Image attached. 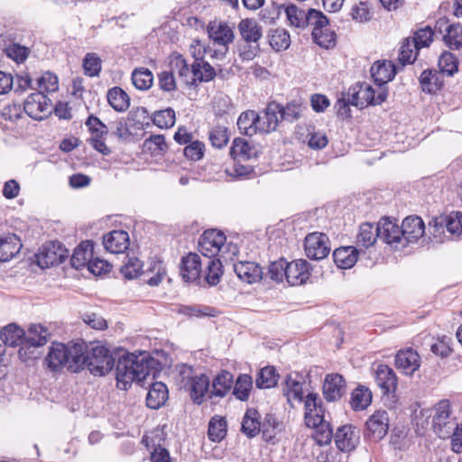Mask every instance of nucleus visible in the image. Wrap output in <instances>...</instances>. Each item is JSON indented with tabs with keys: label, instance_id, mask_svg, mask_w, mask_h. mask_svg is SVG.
Returning a JSON list of instances; mask_svg holds the SVG:
<instances>
[{
	"label": "nucleus",
	"instance_id": "obj_43",
	"mask_svg": "<svg viewBox=\"0 0 462 462\" xmlns=\"http://www.w3.org/2000/svg\"><path fill=\"white\" fill-rule=\"evenodd\" d=\"M194 85L197 81L208 82L216 77L215 69L204 60L194 61Z\"/></svg>",
	"mask_w": 462,
	"mask_h": 462
},
{
	"label": "nucleus",
	"instance_id": "obj_22",
	"mask_svg": "<svg viewBox=\"0 0 462 462\" xmlns=\"http://www.w3.org/2000/svg\"><path fill=\"white\" fill-rule=\"evenodd\" d=\"M180 273L185 282H195L201 273V262L199 254L189 253L183 256L180 265Z\"/></svg>",
	"mask_w": 462,
	"mask_h": 462
},
{
	"label": "nucleus",
	"instance_id": "obj_29",
	"mask_svg": "<svg viewBox=\"0 0 462 462\" xmlns=\"http://www.w3.org/2000/svg\"><path fill=\"white\" fill-rule=\"evenodd\" d=\"M238 31L247 44H259L263 36L262 26L254 19H243L238 23Z\"/></svg>",
	"mask_w": 462,
	"mask_h": 462
},
{
	"label": "nucleus",
	"instance_id": "obj_45",
	"mask_svg": "<svg viewBox=\"0 0 462 462\" xmlns=\"http://www.w3.org/2000/svg\"><path fill=\"white\" fill-rule=\"evenodd\" d=\"M269 42L276 51H284L290 47L291 36L286 30L277 28L271 32Z\"/></svg>",
	"mask_w": 462,
	"mask_h": 462
},
{
	"label": "nucleus",
	"instance_id": "obj_12",
	"mask_svg": "<svg viewBox=\"0 0 462 462\" xmlns=\"http://www.w3.org/2000/svg\"><path fill=\"white\" fill-rule=\"evenodd\" d=\"M226 237L219 230H207L200 236L199 241V250L207 258H213L221 250L225 245Z\"/></svg>",
	"mask_w": 462,
	"mask_h": 462
},
{
	"label": "nucleus",
	"instance_id": "obj_2",
	"mask_svg": "<svg viewBox=\"0 0 462 462\" xmlns=\"http://www.w3.org/2000/svg\"><path fill=\"white\" fill-rule=\"evenodd\" d=\"M83 349V342L64 345L53 343L49 349L45 362L51 370L57 371L68 366L71 371H78L80 368V355Z\"/></svg>",
	"mask_w": 462,
	"mask_h": 462
},
{
	"label": "nucleus",
	"instance_id": "obj_3",
	"mask_svg": "<svg viewBox=\"0 0 462 462\" xmlns=\"http://www.w3.org/2000/svg\"><path fill=\"white\" fill-rule=\"evenodd\" d=\"M80 368L87 365L94 375L102 376L108 374L115 365V358L110 350L99 342L86 346L83 342V349L80 355Z\"/></svg>",
	"mask_w": 462,
	"mask_h": 462
},
{
	"label": "nucleus",
	"instance_id": "obj_24",
	"mask_svg": "<svg viewBox=\"0 0 462 462\" xmlns=\"http://www.w3.org/2000/svg\"><path fill=\"white\" fill-rule=\"evenodd\" d=\"M103 245L112 254H122L129 247L128 233L123 230L111 231L104 236Z\"/></svg>",
	"mask_w": 462,
	"mask_h": 462
},
{
	"label": "nucleus",
	"instance_id": "obj_6",
	"mask_svg": "<svg viewBox=\"0 0 462 462\" xmlns=\"http://www.w3.org/2000/svg\"><path fill=\"white\" fill-rule=\"evenodd\" d=\"M431 428L440 439H448L454 426L457 423L452 415V407L448 400H441L430 409Z\"/></svg>",
	"mask_w": 462,
	"mask_h": 462
},
{
	"label": "nucleus",
	"instance_id": "obj_20",
	"mask_svg": "<svg viewBox=\"0 0 462 462\" xmlns=\"http://www.w3.org/2000/svg\"><path fill=\"white\" fill-rule=\"evenodd\" d=\"M281 118V105L271 102L267 105L262 116H259V132L270 133L275 131Z\"/></svg>",
	"mask_w": 462,
	"mask_h": 462
},
{
	"label": "nucleus",
	"instance_id": "obj_27",
	"mask_svg": "<svg viewBox=\"0 0 462 462\" xmlns=\"http://www.w3.org/2000/svg\"><path fill=\"white\" fill-rule=\"evenodd\" d=\"M93 258V243L91 241L81 242L73 252L70 258L71 266L77 270H80L85 266H88L89 262Z\"/></svg>",
	"mask_w": 462,
	"mask_h": 462
},
{
	"label": "nucleus",
	"instance_id": "obj_54",
	"mask_svg": "<svg viewBox=\"0 0 462 462\" xmlns=\"http://www.w3.org/2000/svg\"><path fill=\"white\" fill-rule=\"evenodd\" d=\"M418 51L410 38L403 40L399 51V60L402 65L413 63L417 59Z\"/></svg>",
	"mask_w": 462,
	"mask_h": 462
},
{
	"label": "nucleus",
	"instance_id": "obj_58",
	"mask_svg": "<svg viewBox=\"0 0 462 462\" xmlns=\"http://www.w3.org/2000/svg\"><path fill=\"white\" fill-rule=\"evenodd\" d=\"M307 426L316 430V439L319 444L326 445L330 443L333 437V430L330 424L326 421L324 418L323 421L320 423L318 422L317 425Z\"/></svg>",
	"mask_w": 462,
	"mask_h": 462
},
{
	"label": "nucleus",
	"instance_id": "obj_35",
	"mask_svg": "<svg viewBox=\"0 0 462 462\" xmlns=\"http://www.w3.org/2000/svg\"><path fill=\"white\" fill-rule=\"evenodd\" d=\"M258 122L259 115L253 110H248L239 116L237 126L242 134L252 136L259 131Z\"/></svg>",
	"mask_w": 462,
	"mask_h": 462
},
{
	"label": "nucleus",
	"instance_id": "obj_41",
	"mask_svg": "<svg viewBox=\"0 0 462 462\" xmlns=\"http://www.w3.org/2000/svg\"><path fill=\"white\" fill-rule=\"evenodd\" d=\"M377 237H379L377 225L374 226L370 223H364L359 227L356 242L359 245L367 248L375 243Z\"/></svg>",
	"mask_w": 462,
	"mask_h": 462
},
{
	"label": "nucleus",
	"instance_id": "obj_15",
	"mask_svg": "<svg viewBox=\"0 0 462 462\" xmlns=\"http://www.w3.org/2000/svg\"><path fill=\"white\" fill-rule=\"evenodd\" d=\"M373 374L376 385L381 389L383 394L395 393L398 379L391 367L387 365L378 364L373 367Z\"/></svg>",
	"mask_w": 462,
	"mask_h": 462
},
{
	"label": "nucleus",
	"instance_id": "obj_39",
	"mask_svg": "<svg viewBox=\"0 0 462 462\" xmlns=\"http://www.w3.org/2000/svg\"><path fill=\"white\" fill-rule=\"evenodd\" d=\"M1 340L10 346H15L24 340V331L15 324H9L0 332Z\"/></svg>",
	"mask_w": 462,
	"mask_h": 462
},
{
	"label": "nucleus",
	"instance_id": "obj_53",
	"mask_svg": "<svg viewBox=\"0 0 462 462\" xmlns=\"http://www.w3.org/2000/svg\"><path fill=\"white\" fill-rule=\"evenodd\" d=\"M287 19L292 26L298 28L306 27L307 12L295 5H290L285 9Z\"/></svg>",
	"mask_w": 462,
	"mask_h": 462
},
{
	"label": "nucleus",
	"instance_id": "obj_14",
	"mask_svg": "<svg viewBox=\"0 0 462 462\" xmlns=\"http://www.w3.org/2000/svg\"><path fill=\"white\" fill-rule=\"evenodd\" d=\"M304 249L306 255L313 260L326 258L329 252L328 238L323 233H311L305 237Z\"/></svg>",
	"mask_w": 462,
	"mask_h": 462
},
{
	"label": "nucleus",
	"instance_id": "obj_42",
	"mask_svg": "<svg viewBox=\"0 0 462 462\" xmlns=\"http://www.w3.org/2000/svg\"><path fill=\"white\" fill-rule=\"evenodd\" d=\"M321 406V401L319 400L318 394L316 393H309L306 396L304 402V420L306 425H317V423H320L319 417L316 414V419H312L311 412L319 411V408Z\"/></svg>",
	"mask_w": 462,
	"mask_h": 462
},
{
	"label": "nucleus",
	"instance_id": "obj_31",
	"mask_svg": "<svg viewBox=\"0 0 462 462\" xmlns=\"http://www.w3.org/2000/svg\"><path fill=\"white\" fill-rule=\"evenodd\" d=\"M333 257L337 267L349 269L356 263L358 251L354 246L339 247L334 251Z\"/></svg>",
	"mask_w": 462,
	"mask_h": 462
},
{
	"label": "nucleus",
	"instance_id": "obj_32",
	"mask_svg": "<svg viewBox=\"0 0 462 462\" xmlns=\"http://www.w3.org/2000/svg\"><path fill=\"white\" fill-rule=\"evenodd\" d=\"M167 386L162 382L152 384L146 397L147 406L151 409H158L162 406L168 399Z\"/></svg>",
	"mask_w": 462,
	"mask_h": 462
},
{
	"label": "nucleus",
	"instance_id": "obj_7",
	"mask_svg": "<svg viewBox=\"0 0 462 462\" xmlns=\"http://www.w3.org/2000/svg\"><path fill=\"white\" fill-rule=\"evenodd\" d=\"M387 96V88H377L375 90L370 85L362 83L359 89L351 94L349 102L352 106L363 108L369 105H381L386 100Z\"/></svg>",
	"mask_w": 462,
	"mask_h": 462
},
{
	"label": "nucleus",
	"instance_id": "obj_63",
	"mask_svg": "<svg viewBox=\"0 0 462 462\" xmlns=\"http://www.w3.org/2000/svg\"><path fill=\"white\" fill-rule=\"evenodd\" d=\"M38 92H54L59 88L58 77L49 71L37 79Z\"/></svg>",
	"mask_w": 462,
	"mask_h": 462
},
{
	"label": "nucleus",
	"instance_id": "obj_50",
	"mask_svg": "<svg viewBox=\"0 0 462 462\" xmlns=\"http://www.w3.org/2000/svg\"><path fill=\"white\" fill-rule=\"evenodd\" d=\"M222 275V263L220 260L208 258L206 263V281L210 285H216L219 282Z\"/></svg>",
	"mask_w": 462,
	"mask_h": 462
},
{
	"label": "nucleus",
	"instance_id": "obj_44",
	"mask_svg": "<svg viewBox=\"0 0 462 462\" xmlns=\"http://www.w3.org/2000/svg\"><path fill=\"white\" fill-rule=\"evenodd\" d=\"M132 82L137 89L147 90L153 82L152 73L145 68L135 69L132 73Z\"/></svg>",
	"mask_w": 462,
	"mask_h": 462
},
{
	"label": "nucleus",
	"instance_id": "obj_62",
	"mask_svg": "<svg viewBox=\"0 0 462 462\" xmlns=\"http://www.w3.org/2000/svg\"><path fill=\"white\" fill-rule=\"evenodd\" d=\"M433 30L430 26H426L416 31L414 37L411 41L415 45L416 51H419L421 48L430 46L433 41Z\"/></svg>",
	"mask_w": 462,
	"mask_h": 462
},
{
	"label": "nucleus",
	"instance_id": "obj_33",
	"mask_svg": "<svg viewBox=\"0 0 462 462\" xmlns=\"http://www.w3.org/2000/svg\"><path fill=\"white\" fill-rule=\"evenodd\" d=\"M51 337L48 328L42 324H31L24 332V341L33 346H40L47 343Z\"/></svg>",
	"mask_w": 462,
	"mask_h": 462
},
{
	"label": "nucleus",
	"instance_id": "obj_47",
	"mask_svg": "<svg viewBox=\"0 0 462 462\" xmlns=\"http://www.w3.org/2000/svg\"><path fill=\"white\" fill-rule=\"evenodd\" d=\"M278 382V374L273 366H266L260 370L255 384L258 388H271L276 385Z\"/></svg>",
	"mask_w": 462,
	"mask_h": 462
},
{
	"label": "nucleus",
	"instance_id": "obj_37",
	"mask_svg": "<svg viewBox=\"0 0 462 462\" xmlns=\"http://www.w3.org/2000/svg\"><path fill=\"white\" fill-rule=\"evenodd\" d=\"M259 419L260 415L256 410L248 409L242 421L243 433L249 438L256 436L262 430Z\"/></svg>",
	"mask_w": 462,
	"mask_h": 462
},
{
	"label": "nucleus",
	"instance_id": "obj_55",
	"mask_svg": "<svg viewBox=\"0 0 462 462\" xmlns=\"http://www.w3.org/2000/svg\"><path fill=\"white\" fill-rule=\"evenodd\" d=\"M312 38L318 45L326 49L334 46L336 42V34L329 30L328 25L319 31L316 29V32H312Z\"/></svg>",
	"mask_w": 462,
	"mask_h": 462
},
{
	"label": "nucleus",
	"instance_id": "obj_10",
	"mask_svg": "<svg viewBox=\"0 0 462 462\" xmlns=\"http://www.w3.org/2000/svg\"><path fill=\"white\" fill-rule=\"evenodd\" d=\"M377 232H379V238L395 250L407 246L402 226L400 227L389 218H383L377 223Z\"/></svg>",
	"mask_w": 462,
	"mask_h": 462
},
{
	"label": "nucleus",
	"instance_id": "obj_11",
	"mask_svg": "<svg viewBox=\"0 0 462 462\" xmlns=\"http://www.w3.org/2000/svg\"><path fill=\"white\" fill-rule=\"evenodd\" d=\"M208 32L213 42L219 46L215 51V56L222 59L226 55L227 45L234 40L233 30L225 23L214 21L208 25Z\"/></svg>",
	"mask_w": 462,
	"mask_h": 462
},
{
	"label": "nucleus",
	"instance_id": "obj_46",
	"mask_svg": "<svg viewBox=\"0 0 462 462\" xmlns=\"http://www.w3.org/2000/svg\"><path fill=\"white\" fill-rule=\"evenodd\" d=\"M226 434V422L224 419L215 416L208 424V436L210 440L219 442Z\"/></svg>",
	"mask_w": 462,
	"mask_h": 462
},
{
	"label": "nucleus",
	"instance_id": "obj_18",
	"mask_svg": "<svg viewBox=\"0 0 462 462\" xmlns=\"http://www.w3.org/2000/svg\"><path fill=\"white\" fill-rule=\"evenodd\" d=\"M346 392V381L339 374H328L323 383V395L328 402L338 401Z\"/></svg>",
	"mask_w": 462,
	"mask_h": 462
},
{
	"label": "nucleus",
	"instance_id": "obj_60",
	"mask_svg": "<svg viewBox=\"0 0 462 462\" xmlns=\"http://www.w3.org/2000/svg\"><path fill=\"white\" fill-rule=\"evenodd\" d=\"M308 25L313 27L312 32H316V29L319 31L328 25V19L321 11L310 8L306 19V26Z\"/></svg>",
	"mask_w": 462,
	"mask_h": 462
},
{
	"label": "nucleus",
	"instance_id": "obj_49",
	"mask_svg": "<svg viewBox=\"0 0 462 462\" xmlns=\"http://www.w3.org/2000/svg\"><path fill=\"white\" fill-rule=\"evenodd\" d=\"M444 42L453 50H458L462 46V26L458 23L451 24L446 29Z\"/></svg>",
	"mask_w": 462,
	"mask_h": 462
},
{
	"label": "nucleus",
	"instance_id": "obj_13",
	"mask_svg": "<svg viewBox=\"0 0 462 462\" xmlns=\"http://www.w3.org/2000/svg\"><path fill=\"white\" fill-rule=\"evenodd\" d=\"M24 112L34 120H42L51 113V99L42 92L31 94L24 101Z\"/></svg>",
	"mask_w": 462,
	"mask_h": 462
},
{
	"label": "nucleus",
	"instance_id": "obj_34",
	"mask_svg": "<svg viewBox=\"0 0 462 462\" xmlns=\"http://www.w3.org/2000/svg\"><path fill=\"white\" fill-rule=\"evenodd\" d=\"M256 149L246 140L241 138L235 139L230 149V154L238 162L247 161L256 156Z\"/></svg>",
	"mask_w": 462,
	"mask_h": 462
},
{
	"label": "nucleus",
	"instance_id": "obj_57",
	"mask_svg": "<svg viewBox=\"0 0 462 462\" xmlns=\"http://www.w3.org/2000/svg\"><path fill=\"white\" fill-rule=\"evenodd\" d=\"M102 68V60L97 54L87 53L83 60V69L85 74L89 77L98 76Z\"/></svg>",
	"mask_w": 462,
	"mask_h": 462
},
{
	"label": "nucleus",
	"instance_id": "obj_64",
	"mask_svg": "<svg viewBox=\"0 0 462 462\" xmlns=\"http://www.w3.org/2000/svg\"><path fill=\"white\" fill-rule=\"evenodd\" d=\"M159 88L164 92H171L178 89L180 83L172 71L164 70L158 74Z\"/></svg>",
	"mask_w": 462,
	"mask_h": 462
},
{
	"label": "nucleus",
	"instance_id": "obj_19",
	"mask_svg": "<svg viewBox=\"0 0 462 462\" xmlns=\"http://www.w3.org/2000/svg\"><path fill=\"white\" fill-rule=\"evenodd\" d=\"M395 365L407 375H411L420 366V357L412 348L398 351L395 356Z\"/></svg>",
	"mask_w": 462,
	"mask_h": 462
},
{
	"label": "nucleus",
	"instance_id": "obj_25",
	"mask_svg": "<svg viewBox=\"0 0 462 462\" xmlns=\"http://www.w3.org/2000/svg\"><path fill=\"white\" fill-rule=\"evenodd\" d=\"M234 271L238 278L247 283H254L263 277V270L254 262L239 261L233 265Z\"/></svg>",
	"mask_w": 462,
	"mask_h": 462
},
{
	"label": "nucleus",
	"instance_id": "obj_23",
	"mask_svg": "<svg viewBox=\"0 0 462 462\" xmlns=\"http://www.w3.org/2000/svg\"><path fill=\"white\" fill-rule=\"evenodd\" d=\"M310 276V268L307 261L298 259L288 263L286 281L291 286L304 283Z\"/></svg>",
	"mask_w": 462,
	"mask_h": 462
},
{
	"label": "nucleus",
	"instance_id": "obj_51",
	"mask_svg": "<svg viewBox=\"0 0 462 462\" xmlns=\"http://www.w3.org/2000/svg\"><path fill=\"white\" fill-rule=\"evenodd\" d=\"M252 383L251 376L240 374L236 382L233 394L240 401H246L249 398Z\"/></svg>",
	"mask_w": 462,
	"mask_h": 462
},
{
	"label": "nucleus",
	"instance_id": "obj_4",
	"mask_svg": "<svg viewBox=\"0 0 462 462\" xmlns=\"http://www.w3.org/2000/svg\"><path fill=\"white\" fill-rule=\"evenodd\" d=\"M178 382L182 389L189 393L193 402L201 404L207 393L210 394L209 378L203 374H197L192 366L182 364L178 365Z\"/></svg>",
	"mask_w": 462,
	"mask_h": 462
},
{
	"label": "nucleus",
	"instance_id": "obj_16",
	"mask_svg": "<svg viewBox=\"0 0 462 462\" xmlns=\"http://www.w3.org/2000/svg\"><path fill=\"white\" fill-rule=\"evenodd\" d=\"M170 69L178 76L180 86H194V69L188 64L187 60L180 54H173L170 60Z\"/></svg>",
	"mask_w": 462,
	"mask_h": 462
},
{
	"label": "nucleus",
	"instance_id": "obj_21",
	"mask_svg": "<svg viewBox=\"0 0 462 462\" xmlns=\"http://www.w3.org/2000/svg\"><path fill=\"white\" fill-rule=\"evenodd\" d=\"M370 73L377 88H386L385 84L394 78L396 68L392 61L377 60L372 65Z\"/></svg>",
	"mask_w": 462,
	"mask_h": 462
},
{
	"label": "nucleus",
	"instance_id": "obj_38",
	"mask_svg": "<svg viewBox=\"0 0 462 462\" xmlns=\"http://www.w3.org/2000/svg\"><path fill=\"white\" fill-rule=\"evenodd\" d=\"M107 101L117 112H125L130 106L129 96L119 87H114L108 90Z\"/></svg>",
	"mask_w": 462,
	"mask_h": 462
},
{
	"label": "nucleus",
	"instance_id": "obj_52",
	"mask_svg": "<svg viewBox=\"0 0 462 462\" xmlns=\"http://www.w3.org/2000/svg\"><path fill=\"white\" fill-rule=\"evenodd\" d=\"M304 109L302 104L297 101L288 103L285 106H281V118L288 122L297 121L301 117Z\"/></svg>",
	"mask_w": 462,
	"mask_h": 462
},
{
	"label": "nucleus",
	"instance_id": "obj_17",
	"mask_svg": "<svg viewBox=\"0 0 462 462\" xmlns=\"http://www.w3.org/2000/svg\"><path fill=\"white\" fill-rule=\"evenodd\" d=\"M359 430L351 424L339 427L335 434L336 445L344 452L355 449L359 443Z\"/></svg>",
	"mask_w": 462,
	"mask_h": 462
},
{
	"label": "nucleus",
	"instance_id": "obj_36",
	"mask_svg": "<svg viewBox=\"0 0 462 462\" xmlns=\"http://www.w3.org/2000/svg\"><path fill=\"white\" fill-rule=\"evenodd\" d=\"M233 382L232 374L227 371H222L213 380L210 397H224L231 389Z\"/></svg>",
	"mask_w": 462,
	"mask_h": 462
},
{
	"label": "nucleus",
	"instance_id": "obj_56",
	"mask_svg": "<svg viewBox=\"0 0 462 462\" xmlns=\"http://www.w3.org/2000/svg\"><path fill=\"white\" fill-rule=\"evenodd\" d=\"M209 140L214 147L223 148L229 140L227 128L219 125L213 126L209 132Z\"/></svg>",
	"mask_w": 462,
	"mask_h": 462
},
{
	"label": "nucleus",
	"instance_id": "obj_30",
	"mask_svg": "<svg viewBox=\"0 0 462 462\" xmlns=\"http://www.w3.org/2000/svg\"><path fill=\"white\" fill-rule=\"evenodd\" d=\"M283 393L287 397V402L293 407V402H300L303 399L302 396V383L299 374H289L287 375Z\"/></svg>",
	"mask_w": 462,
	"mask_h": 462
},
{
	"label": "nucleus",
	"instance_id": "obj_1",
	"mask_svg": "<svg viewBox=\"0 0 462 462\" xmlns=\"http://www.w3.org/2000/svg\"><path fill=\"white\" fill-rule=\"evenodd\" d=\"M144 356L138 357L134 354H126L118 358L116 366L117 387L127 390L134 382H142L150 375L151 364Z\"/></svg>",
	"mask_w": 462,
	"mask_h": 462
},
{
	"label": "nucleus",
	"instance_id": "obj_40",
	"mask_svg": "<svg viewBox=\"0 0 462 462\" xmlns=\"http://www.w3.org/2000/svg\"><path fill=\"white\" fill-rule=\"evenodd\" d=\"M372 402V393L365 386H358L351 394L350 405L356 411H363Z\"/></svg>",
	"mask_w": 462,
	"mask_h": 462
},
{
	"label": "nucleus",
	"instance_id": "obj_61",
	"mask_svg": "<svg viewBox=\"0 0 462 462\" xmlns=\"http://www.w3.org/2000/svg\"><path fill=\"white\" fill-rule=\"evenodd\" d=\"M152 121L160 128H170L175 124V112L171 108L157 111L153 114Z\"/></svg>",
	"mask_w": 462,
	"mask_h": 462
},
{
	"label": "nucleus",
	"instance_id": "obj_5",
	"mask_svg": "<svg viewBox=\"0 0 462 462\" xmlns=\"http://www.w3.org/2000/svg\"><path fill=\"white\" fill-rule=\"evenodd\" d=\"M445 230L452 236H459L462 235V212L453 211L448 215L434 217L429 223V231L436 243H443L445 241Z\"/></svg>",
	"mask_w": 462,
	"mask_h": 462
},
{
	"label": "nucleus",
	"instance_id": "obj_28",
	"mask_svg": "<svg viewBox=\"0 0 462 462\" xmlns=\"http://www.w3.org/2000/svg\"><path fill=\"white\" fill-rule=\"evenodd\" d=\"M22 244L20 238L14 234H6L0 236V263L8 262L20 251Z\"/></svg>",
	"mask_w": 462,
	"mask_h": 462
},
{
	"label": "nucleus",
	"instance_id": "obj_26",
	"mask_svg": "<svg viewBox=\"0 0 462 462\" xmlns=\"http://www.w3.org/2000/svg\"><path fill=\"white\" fill-rule=\"evenodd\" d=\"M402 230L407 245L414 243L425 234L423 220L418 216H409L402 223Z\"/></svg>",
	"mask_w": 462,
	"mask_h": 462
},
{
	"label": "nucleus",
	"instance_id": "obj_8",
	"mask_svg": "<svg viewBox=\"0 0 462 462\" xmlns=\"http://www.w3.org/2000/svg\"><path fill=\"white\" fill-rule=\"evenodd\" d=\"M68 249L59 241L47 242L36 255L38 265L44 269L60 264L68 257Z\"/></svg>",
	"mask_w": 462,
	"mask_h": 462
},
{
	"label": "nucleus",
	"instance_id": "obj_48",
	"mask_svg": "<svg viewBox=\"0 0 462 462\" xmlns=\"http://www.w3.org/2000/svg\"><path fill=\"white\" fill-rule=\"evenodd\" d=\"M420 83L424 92L434 93L441 87V82L437 72L424 70L420 76Z\"/></svg>",
	"mask_w": 462,
	"mask_h": 462
},
{
	"label": "nucleus",
	"instance_id": "obj_59",
	"mask_svg": "<svg viewBox=\"0 0 462 462\" xmlns=\"http://www.w3.org/2000/svg\"><path fill=\"white\" fill-rule=\"evenodd\" d=\"M458 61L454 54L445 51L439 59V68L442 73L453 76L457 71Z\"/></svg>",
	"mask_w": 462,
	"mask_h": 462
},
{
	"label": "nucleus",
	"instance_id": "obj_9",
	"mask_svg": "<svg viewBox=\"0 0 462 462\" xmlns=\"http://www.w3.org/2000/svg\"><path fill=\"white\" fill-rule=\"evenodd\" d=\"M389 430V415L385 410L375 411L365 422L364 436L370 441L383 439Z\"/></svg>",
	"mask_w": 462,
	"mask_h": 462
}]
</instances>
